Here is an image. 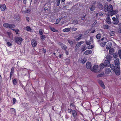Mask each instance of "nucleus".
Segmentation results:
<instances>
[{"label":"nucleus","mask_w":121,"mask_h":121,"mask_svg":"<svg viewBox=\"0 0 121 121\" xmlns=\"http://www.w3.org/2000/svg\"><path fill=\"white\" fill-rule=\"evenodd\" d=\"M104 10L105 12H108V13H110L113 9L112 5L110 4L108 5V3H106L104 6Z\"/></svg>","instance_id":"f257e3e1"},{"label":"nucleus","mask_w":121,"mask_h":121,"mask_svg":"<svg viewBox=\"0 0 121 121\" xmlns=\"http://www.w3.org/2000/svg\"><path fill=\"white\" fill-rule=\"evenodd\" d=\"M3 26L7 28L12 29L14 28L15 26L13 24H9L8 23H5L3 24Z\"/></svg>","instance_id":"f03ea898"},{"label":"nucleus","mask_w":121,"mask_h":121,"mask_svg":"<svg viewBox=\"0 0 121 121\" xmlns=\"http://www.w3.org/2000/svg\"><path fill=\"white\" fill-rule=\"evenodd\" d=\"M14 40L16 42L19 44H21L23 40L20 37H15Z\"/></svg>","instance_id":"7ed1b4c3"},{"label":"nucleus","mask_w":121,"mask_h":121,"mask_svg":"<svg viewBox=\"0 0 121 121\" xmlns=\"http://www.w3.org/2000/svg\"><path fill=\"white\" fill-rule=\"evenodd\" d=\"M115 63V67L116 68H120V63L119 59L117 58L115 59L114 61Z\"/></svg>","instance_id":"20e7f679"},{"label":"nucleus","mask_w":121,"mask_h":121,"mask_svg":"<svg viewBox=\"0 0 121 121\" xmlns=\"http://www.w3.org/2000/svg\"><path fill=\"white\" fill-rule=\"evenodd\" d=\"M114 72L117 75H120V68H116L115 70H114Z\"/></svg>","instance_id":"39448f33"},{"label":"nucleus","mask_w":121,"mask_h":121,"mask_svg":"<svg viewBox=\"0 0 121 121\" xmlns=\"http://www.w3.org/2000/svg\"><path fill=\"white\" fill-rule=\"evenodd\" d=\"M58 44L59 45H60L61 48L64 50H66L67 47L65 45L60 42Z\"/></svg>","instance_id":"423d86ee"},{"label":"nucleus","mask_w":121,"mask_h":121,"mask_svg":"<svg viewBox=\"0 0 121 121\" xmlns=\"http://www.w3.org/2000/svg\"><path fill=\"white\" fill-rule=\"evenodd\" d=\"M37 42L34 39H32L31 41V44L33 47H36L37 44Z\"/></svg>","instance_id":"0eeeda50"},{"label":"nucleus","mask_w":121,"mask_h":121,"mask_svg":"<svg viewBox=\"0 0 121 121\" xmlns=\"http://www.w3.org/2000/svg\"><path fill=\"white\" fill-rule=\"evenodd\" d=\"M113 20V23L114 24H117L119 22V20L118 19H116L115 17H113L112 18Z\"/></svg>","instance_id":"6e6552de"},{"label":"nucleus","mask_w":121,"mask_h":121,"mask_svg":"<svg viewBox=\"0 0 121 121\" xmlns=\"http://www.w3.org/2000/svg\"><path fill=\"white\" fill-rule=\"evenodd\" d=\"M98 67V65H94L93 66V68L91 69V70L92 71H93L94 72H97L98 71L97 70Z\"/></svg>","instance_id":"1a4fd4ad"},{"label":"nucleus","mask_w":121,"mask_h":121,"mask_svg":"<svg viewBox=\"0 0 121 121\" xmlns=\"http://www.w3.org/2000/svg\"><path fill=\"white\" fill-rule=\"evenodd\" d=\"M83 35L82 34H79L75 37V39L77 40H78L81 39Z\"/></svg>","instance_id":"9d476101"},{"label":"nucleus","mask_w":121,"mask_h":121,"mask_svg":"<svg viewBox=\"0 0 121 121\" xmlns=\"http://www.w3.org/2000/svg\"><path fill=\"white\" fill-rule=\"evenodd\" d=\"M104 64L106 67H108L110 65V61L108 60H106L105 61Z\"/></svg>","instance_id":"9b49d317"},{"label":"nucleus","mask_w":121,"mask_h":121,"mask_svg":"<svg viewBox=\"0 0 121 121\" xmlns=\"http://www.w3.org/2000/svg\"><path fill=\"white\" fill-rule=\"evenodd\" d=\"M91 63L90 62H87L86 64V68L88 69H91Z\"/></svg>","instance_id":"f8f14e48"},{"label":"nucleus","mask_w":121,"mask_h":121,"mask_svg":"<svg viewBox=\"0 0 121 121\" xmlns=\"http://www.w3.org/2000/svg\"><path fill=\"white\" fill-rule=\"evenodd\" d=\"M84 43L83 41H81L78 42L76 44L75 48H78L82 43Z\"/></svg>","instance_id":"ddd939ff"},{"label":"nucleus","mask_w":121,"mask_h":121,"mask_svg":"<svg viewBox=\"0 0 121 121\" xmlns=\"http://www.w3.org/2000/svg\"><path fill=\"white\" fill-rule=\"evenodd\" d=\"M97 7L100 10H102L103 9L104 7L102 4L99 3H98L97 5Z\"/></svg>","instance_id":"4468645a"},{"label":"nucleus","mask_w":121,"mask_h":121,"mask_svg":"<svg viewBox=\"0 0 121 121\" xmlns=\"http://www.w3.org/2000/svg\"><path fill=\"white\" fill-rule=\"evenodd\" d=\"M0 7L2 11H4L6 8V7L5 4L3 5L0 4Z\"/></svg>","instance_id":"2eb2a0df"},{"label":"nucleus","mask_w":121,"mask_h":121,"mask_svg":"<svg viewBox=\"0 0 121 121\" xmlns=\"http://www.w3.org/2000/svg\"><path fill=\"white\" fill-rule=\"evenodd\" d=\"M114 52V50L112 48H111L109 50V53L111 55H113Z\"/></svg>","instance_id":"dca6fc26"},{"label":"nucleus","mask_w":121,"mask_h":121,"mask_svg":"<svg viewBox=\"0 0 121 121\" xmlns=\"http://www.w3.org/2000/svg\"><path fill=\"white\" fill-rule=\"evenodd\" d=\"M112 46V43L109 42L108 43L107 45H106V48L107 49H109Z\"/></svg>","instance_id":"f3484780"},{"label":"nucleus","mask_w":121,"mask_h":121,"mask_svg":"<svg viewBox=\"0 0 121 121\" xmlns=\"http://www.w3.org/2000/svg\"><path fill=\"white\" fill-rule=\"evenodd\" d=\"M68 42L72 46L73 45V40H68Z\"/></svg>","instance_id":"a211bd4d"},{"label":"nucleus","mask_w":121,"mask_h":121,"mask_svg":"<svg viewBox=\"0 0 121 121\" xmlns=\"http://www.w3.org/2000/svg\"><path fill=\"white\" fill-rule=\"evenodd\" d=\"M92 53V51L91 50H88L86 51L84 53L86 55H88L91 54Z\"/></svg>","instance_id":"6ab92c4d"},{"label":"nucleus","mask_w":121,"mask_h":121,"mask_svg":"<svg viewBox=\"0 0 121 121\" xmlns=\"http://www.w3.org/2000/svg\"><path fill=\"white\" fill-rule=\"evenodd\" d=\"M106 58L107 60L110 61L112 57L109 55L108 54L107 55Z\"/></svg>","instance_id":"aec40b11"},{"label":"nucleus","mask_w":121,"mask_h":121,"mask_svg":"<svg viewBox=\"0 0 121 121\" xmlns=\"http://www.w3.org/2000/svg\"><path fill=\"white\" fill-rule=\"evenodd\" d=\"M70 30V28H67L64 29L63 30V31L65 32H67L69 31Z\"/></svg>","instance_id":"412c9836"},{"label":"nucleus","mask_w":121,"mask_h":121,"mask_svg":"<svg viewBox=\"0 0 121 121\" xmlns=\"http://www.w3.org/2000/svg\"><path fill=\"white\" fill-rule=\"evenodd\" d=\"M110 68L112 70H115V69H116V68H115V67L114 66V65L112 64H110Z\"/></svg>","instance_id":"4be33fe9"},{"label":"nucleus","mask_w":121,"mask_h":121,"mask_svg":"<svg viewBox=\"0 0 121 121\" xmlns=\"http://www.w3.org/2000/svg\"><path fill=\"white\" fill-rule=\"evenodd\" d=\"M72 113L73 116V117H75L77 116V113L76 111L74 110L73 111H72Z\"/></svg>","instance_id":"5701e85b"},{"label":"nucleus","mask_w":121,"mask_h":121,"mask_svg":"<svg viewBox=\"0 0 121 121\" xmlns=\"http://www.w3.org/2000/svg\"><path fill=\"white\" fill-rule=\"evenodd\" d=\"M111 69L109 68H107L106 69L105 72L106 73L108 74L111 72Z\"/></svg>","instance_id":"b1692460"},{"label":"nucleus","mask_w":121,"mask_h":121,"mask_svg":"<svg viewBox=\"0 0 121 121\" xmlns=\"http://www.w3.org/2000/svg\"><path fill=\"white\" fill-rule=\"evenodd\" d=\"M103 27L104 29H108L109 28L110 26L107 25H105L103 26Z\"/></svg>","instance_id":"393cba45"},{"label":"nucleus","mask_w":121,"mask_h":121,"mask_svg":"<svg viewBox=\"0 0 121 121\" xmlns=\"http://www.w3.org/2000/svg\"><path fill=\"white\" fill-rule=\"evenodd\" d=\"M110 13L111 16H112L113 15L116 13V12L115 10H112V11Z\"/></svg>","instance_id":"a878e982"},{"label":"nucleus","mask_w":121,"mask_h":121,"mask_svg":"<svg viewBox=\"0 0 121 121\" xmlns=\"http://www.w3.org/2000/svg\"><path fill=\"white\" fill-rule=\"evenodd\" d=\"M106 43V42H102L100 43V45L102 47L104 46Z\"/></svg>","instance_id":"bb28decb"},{"label":"nucleus","mask_w":121,"mask_h":121,"mask_svg":"<svg viewBox=\"0 0 121 121\" xmlns=\"http://www.w3.org/2000/svg\"><path fill=\"white\" fill-rule=\"evenodd\" d=\"M25 29L28 31H31L32 30L30 27L29 26H27L25 28Z\"/></svg>","instance_id":"cd10ccee"},{"label":"nucleus","mask_w":121,"mask_h":121,"mask_svg":"<svg viewBox=\"0 0 121 121\" xmlns=\"http://www.w3.org/2000/svg\"><path fill=\"white\" fill-rule=\"evenodd\" d=\"M46 36L44 35H42L40 36L41 39L43 41L45 39Z\"/></svg>","instance_id":"c85d7f7f"},{"label":"nucleus","mask_w":121,"mask_h":121,"mask_svg":"<svg viewBox=\"0 0 121 121\" xmlns=\"http://www.w3.org/2000/svg\"><path fill=\"white\" fill-rule=\"evenodd\" d=\"M106 22L109 24L111 23V20L110 19L109 17H108L107 19Z\"/></svg>","instance_id":"c756f323"},{"label":"nucleus","mask_w":121,"mask_h":121,"mask_svg":"<svg viewBox=\"0 0 121 121\" xmlns=\"http://www.w3.org/2000/svg\"><path fill=\"white\" fill-rule=\"evenodd\" d=\"M11 112L12 114H15L16 113V112L15 111V110L14 108H12L11 109Z\"/></svg>","instance_id":"7c9ffc66"},{"label":"nucleus","mask_w":121,"mask_h":121,"mask_svg":"<svg viewBox=\"0 0 121 121\" xmlns=\"http://www.w3.org/2000/svg\"><path fill=\"white\" fill-rule=\"evenodd\" d=\"M14 68H12L11 69V72L10 73V75L11 76H12L13 73H14Z\"/></svg>","instance_id":"2f4dec72"},{"label":"nucleus","mask_w":121,"mask_h":121,"mask_svg":"<svg viewBox=\"0 0 121 121\" xmlns=\"http://www.w3.org/2000/svg\"><path fill=\"white\" fill-rule=\"evenodd\" d=\"M95 6L94 5H92L90 8V9L91 11H93L95 10Z\"/></svg>","instance_id":"473e14b6"},{"label":"nucleus","mask_w":121,"mask_h":121,"mask_svg":"<svg viewBox=\"0 0 121 121\" xmlns=\"http://www.w3.org/2000/svg\"><path fill=\"white\" fill-rule=\"evenodd\" d=\"M110 35L111 36H114L115 35V32L113 31H111L109 33Z\"/></svg>","instance_id":"72a5a7b5"},{"label":"nucleus","mask_w":121,"mask_h":121,"mask_svg":"<svg viewBox=\"0 0 121 121\" xmlns=\"http://www.w3.org/2000/svg\"><path fill=\"white\" fill-rule=\"evenodd\" d=\"M105 66V65H104V64L102 63H101L100 66V69H102L104 68Z\"/></svg>","instance_id":"f704fd0d"},{"label":"nucleus","mask_w":121,"mask_h":121,"mask_svg":"<svg viewBox=\"0 0 121 121\" xmlns=\"http://www.w3.org/2000/svg\"><path fill=\"white\" fill-rule=\"evenodd\" d=\"M100 37V33L96 35V38L97 39H99Z\"/></svg>","instance_id":"c9c22d12"},{"label":"nucleus","mask_w":121,"mask_h":121,"mask_svg":"<svg viewBox=\"0 0 121 121\" xmlns=\"http://www.w3.org/2000/svg\"><path fill=\"white\" fill-rule=\"evenodd\" d=\"M86 61V59L85 58H84L82 60V63H85Z\"/></svg>","instance_id":"e433bc0d"},{"label":"nucleus","mask_w":121,"mask_h":121,"mask_svg":"<svg viewBox=\"0 0 121 121\" xmlns=\"http://www.w3.org/2000/svg\"><path fill=\"white\" fill-rule=\"evenodd\" d=\"M87 48V47L86 46H83L82 49V51H83L86 50Z\"/></svg>","instance_id":"4c0bfd02"},{"label":"nucleus","mask_w":121,"mask_h":121,"mask_svg":"<svg viewBox=\"0 0 121 121\" xmlns=\"http://www.w3.org/2000/svg\"><path fill=\"white\" fill-rule=\"evenodd\" d=\"M56 1L57 3L56 5L59 6L60 5V0H56Z\"/></svg>","instance_id":"58836bf2"},{"label":"nucleus","mask_w":121,"mask_h":121,"mask_svg":"<svg viewBox=\"0 0 121 121\" xmlns=\"http://www.w3.org/2000/svg\"><path fill=\"white\" fill-rule=\"evenodd\" d=\"M50 29L52 31L54 32H57L58 31L57 30L53 28H51Z\"/></svg>","instance_id":"ea45409f"},{"label":"nucleus","mask_w":121,"mask_h":121,"mask_svg":"<svg viewBox=\"0 0 121 121\" xmlns=\"http://www.w3.org/2000/svg\"><path fill=\"white\" fill-rule=\"evenodd\" d=\"M85 42L86 44L87 45H89L91 44V43L90 41H87L86 40H85Z\"/></svg>","instance_id":"a19ab883"},{"label":"nucleus","mask_w":121,"mask_h":121,"mask_svg":"<svg viewBox=\"0 0 121 121\" xmlns=\"http://www.w3.org/2000/svg\"><path fill=\"white\" fill-rule=\"evenodd\" d=\"M104 75V74L100 73L97 76V77L98 78H99L101 77L102 76H103Z\"/></svg>","instance_id":"79ce46f5"},{"label":"nucleus","mask_w":121,"mask_h":121,"mask_svg":"<svg viewBox=\"0 0 121 121\" xmlns=\"http://www.w3.org/2000/svg\"><path fill=\"white\" fill-rule=\"evenodd\" d=\"M94 47V46L92 45H90L88 47V49H91Z\"/></svg>","instance_id":"37998d69"},{"label":"nucleus","mask_w":121,"mask_h":121,"mask_svg":"<svg viewBox=\"0 0 121 121\" xmlns=\"http://www.w3.org/2000/svg\"><path fill=\"white\" fill-rule=\"evenodd\" d=\"M118 54L119 57L121 59V50H119L118 51Z\"/></svg>","instance_id":"c03bdc74"},{"label":"nucleus","mask_w":121,"mask_h":121,"mask_svg":"<svg viewBox=\"0 0 121 121\" xmlns=\"http://www.w3.org/2000/svg\"><path fill=\"white\" fill-rule=\"evenodd\" d=\"M100 86L104 89H105V86H104V83L103 82L100 85Z\"/></svg>","instance_id":"a18cd8bd"},{"label":"nucleus","mask_w":121,"mask_h":121,"mask_svg":"<svg viewBox=\"0 0 121 121\" xmlns=\"http://www.w3.org/2000/svg\"><path fill=\"white\" fill-rule=\"evenodd\" d=\"M13 83L14 85L16 84L17 83V81L15 79H14L13 80Z\"/></svg>","instance_id":"49530a36"},{"label":"nucleus","mask_w":121,"mask_h":121,"mask_svg":"<svg viewBox=\"0 0 121 121\" xmlns=\"http://www.w3.org/2000/svg\"><path fill=\"white\" fill-rule=\"evenodd\" d=\"M39 34L40 35H42L43 34V32L42 31V30L40 29L39 30Z\"/></svg>","instance_id":"de8ad7c7"},{"label":"nucleus","mask_w":121,"mask_h":121,"mask_svg":"<svg viewBox=\"0 0 121 121\" xmlns=\"http://www.w3.org/2000/svg\"><path fill=\"white\" fill-rule=\"evenodd\" d=\"M78 21L77 20H74L73 21V23L76 24L78 23Z\"/></svg>","instance_id":"09e8293b"},{"label":"nucleus","mask_w":121,"mask_h":121,"mask_svg":"<svg viewBox=\"0 0 121 121\" xmlns=\"http://www.w3.org/2000/svg\"><path fill=\"white\" fill-rule=\"evenodd\" d=\"M68 6L67 5H65L63 7V9L65 10V9L68 8Z\"/></svg>","instance_id":"8fccbe9b"},{"label":"nucleus","mask_w":121,"mask_h":121,"mask_svg":"<svg viewBox=\"0 0 121 121\" xmlns=\"http://www.w3.org/2000/svg\"><path fill=\"white\" fill-rule=\"evenodd\" d=\"M7 44L8 46H10L12 45V44L9 42H8L7 43Z\"/></svg>","instance_id":"3c124183"},{"label":"nucleus","mask_w":121,"mask_h":121,"mask_svg":"<svg viewBox=\"0 0 121 121\" xmlns=\"http://www.w3.org/2000/svg\"><path fill=\"white\" fill-rule=\"evenodd\" d=\"M103 12H100L99 13V14L101 16H102L103 15Z\"/></svg>","instance_id":"603ef678"},{"label":"nucleus","mask_w":121,"mask_h":121,"mask_svg":"<svg viewBox=\"0 0 121 121\" xmlns=\"http://www.w3.org/2000/svg\"><path fill=\"white\" fill-rule=\"evenodd\" d=\"M19 31V30L18 29H17L16 30L15 32H16V34H18Z\"/></svg>","instance_id":"864d4df0"},{"label":"nucleus","mask_w":121,"mask_h":121,"mask_svg":"<svg viewBox=\"0 0 121 121\" xmlns=\"http://www.w3.org/2000/svg\"><path fill=\"white\" fill-rule=\"evenodd\" d=\"M16 101V100L14 98H13V104H14Z\"/></svg>","instance_id":"5fc2aeb1"},{"label":"nucleus","mask_w":121,"mask_h":121,"mask_svg":"<svg viewBox=\"0 0 121 121\" xmlns=\"http://www.w3.org/2000/svg\"><path fill=\"white\" fill-rule=\"evenodd\" d=\"M73 110L72 109H69L68 111L69 112L71 113V112H72V111H73Z\"/></svg>","instance_id":"6e6d98bb"},{"label":"nucleus","mask_w":121,"mask_h":121,"mask_svg":"<svg viewBox=\"0 0 121 121\" xmlns=\"http://www.w3.org/2000/svg\"><path fill=\"white\" fill-rule=\"evenodd\" d=\"M90 42H93V39L91 37L90 39Z\"/></svg>","instance_id":"4d7b16f0"},{"label":"nucleus","mask_w":121,"mask_h":121,"mask_svg":"<svg viewBox=\"0 0 121 121\" xmlns=\"http://www.w3.org/2000/svg\"><path fill=\"white\" fill-rule=\"evenodd\" d=\"M30 10H28L27 11H24L23 10L22 11V12H24L25 13H28L30 12Z\"/></svg>","instance_id":"13d9d810"},{"label":"nucleus","mask_w":121,"mask_h":121,"mask_svg":"<svg viewBox=\"0 0 121 121\" xmlns=\"http://www.w3.org/2000/svg\"><path fill=\"white\" fill-rule=\"evenodd\" d=\"M98 82L99 84L100 85L102 83H103V82H102V81L101 80H99L98 81Z\"/></svg>","instance_id":"bf43d9fd"},{"label":"nucleus","mask_w":121,"mask_h":121,"mask_svg":"<svg viewBox=\"0 0 121 121\" xmlns=\"http://www.w3.org/2000/svg\"><path fill=\"white\" fill-rule=\"evenodd\" d=\"M72 30L73 31H75L77 29L76 28L74 27L72 28Z\"/></svg>","instance_id":"052dcab7"},{"label":"nucleus","mask_w":121,"mask_h":121,"mask_svg":"<svg viewBox=\"0 0 121 121\" xmlns=\"http://www.w3.org/2000/svg\"><path fill=\"white\" fill-rule=\"evenodd\" d=\"M117 55V54L115 53L113 55V57L114 58L116 57Z\"/></svg>","instance_id":"680f3d73"},{"label":"nucleus","mask_w":121,"mask_h":121,"mask_svg":"<svg viewBox=\"0 0 121 121\" xmlns=\"http://www.w3.org/2000/svg\"><path fill=\"white\" fill-rule=\"evenodd\" d=\"M26 19L27 20V22H29V19H30L28 17H26Z\"/></svg>","instance_id":"e2e57ef3"},{"label":"nucleus","mask_w":121,"mask_h":121,"mask_svg":"<svg viewBox=\"0 0 121 121\" xmlns=\"http://www.w3.org/2000/svg\"><path fill=\"white\" fill-rule=\"evenodd\" d=\"M70 106H74V103H71L70 104Z\"/></svg>","instance_id":"0e129e2a"},{"label":"nucleus","mask_w":121,"mask_h":121,"mask_svg":"<svg viewBox=\"0 0 121 121\" xmlns=\"http://www.w3.org/2000/svg\"><path fill=\"white\" fill-rule=\"evenodd\" d=\"M26 0H23V2L25 4H26Z\"/></svg>","instance_id":"69168bd1"},{"label":"nucleus","mask_w":121,"mask_h":121,"mask_svg":"<svg viewBox=\"0 0 121 121\" xmlns=\"http://www.w3.org/2000/svg\"><path fill=\"white\" fill-rule=\"evenodd\" d=\"M48 9V8L47 7H45L44 9V11H46V10H47Z\"/></svg>","instance_id":"338daca9"},{"label":"nucleus","mask_w":121,"mask_h":121,"mask_svg":"<svg viewBox=\"0 0 121 121\" xmlns=\"http://www.w3.org/2000/svg\"><path fill=\"white\" fill-rule=\"evenodd\" d=\"M119 15H116V19H118V18H119Z\"/></svg>","instance_id":"774afa93"}]
</instances>
